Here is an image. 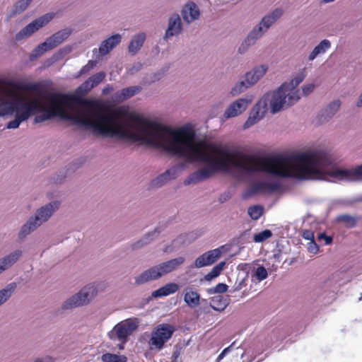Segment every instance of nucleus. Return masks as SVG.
I'll list each match as a JSON object with an SVG mask.
<instances>
[{
	"mask_svg": "<svg viewBox=\"0 0 362 362\" xmlns=\"http://www.w3.org/2000/svg\"><path fill=\"white\" fill-rule=\"evenodd\" d=\"M42 98L49 103L48 107L37 99L28 101L36 103L33 115L38 111L42 112L35 117L34 124L59 116L74 124L92 129L96 134L142 141L169 154L184 158V127L172 129L129 112L123 107L108 110L106 114L92 108L78 109L72 114L66 107H70L74 103L86 105L94 104L76 95L60 93H45Z\"/></svg>",
	"mask_w": 362,
	"mask_h": 362,
	"instance_id": "nucleus-1",
	"label": "nucleus"
},
{
	"mask_svg": "<svg viewBox=\"0 0 362 362\" xmlns=\"http://www.w3.org/2000/svg\"><path fill=\"white\" fill-rule=\"evenodd\" d=\"M234 168L247 173H266L279 177L301 180H324L327 175L338 180L352 181L362 178V164L354 169H339L322 152L295 156L261 157L234 150Z\"/></svg>",
	"mask_w": 362,
	"mask_h": 362,
	"instance_id": "nucleus-2",
	"label": "nucleus"
},
{
	"mask_svg": "<svg viewBox=\"0 0 362 362\" xmlns=\"http://www.w3.org/2000/svg\"><path fill=\"white\" fill-rule=\"evenodd\" d=\"M12 88L35 91L42 95L44 88L41 83H16L4 81L0 79V116L11 115L16 112L15 119L8 122V129L18 128L20 124L33 115L36 103H28V100L17 94Z\"/></svg>",
	"mask_w": 362,
	"mask_h": 362,
	"instance_id": "nucleus-3",
	"label": "nucleus"
},
{
	"mask_svg": "<svg viewBox=\"0 0 362 362\" xmlns=\"http://www.w3.org/2000/svg\"><path fill=\"white\" fill-rule=\"evenodd\" d=\"M286 86V83H283L277 90L264 94L259 101L262 102L263 106L267 108L269 105L273 114L284 107L293 105L300 99V95H298V91L287 93Z\"/></svg>",
	"mask_w": 362,
	"mask_h": 362,
	"instance_id": "nucleus-4",
	"label": "nucleus"
},
{
	"mask_svg": "<svg viewBox=\"0 0 362 362\" xmlns=\"http://www.w3.org/2000/svg\"><path fill=\"white\" fill-rule=\"evenodd\" d=\"M184 262L185 258L182 257H179L162 262L142 272L136 278L135 282L136 284H143L146 282L158 279L161 276L175 270L181 264H182Z\"/></svg>",
	"mask_w": 362,
	"mask_h": 362,
	"instance_id": "nucleus-5",
	"label": "nucleus"
},
{
	"mask_svg": "<svg viewBox=\"0 0 362 362\" xmlns=\"http://www.w3.org/2000/svg\"><path fill=\"white\" fill-rule=\"evenodd\" d=\"M59 202H53L45 206H42L36 213L35 219L30 218L25 224H24L20 231L19 236L25 237L31 231L36 229L43 222L52 216L53 212L59 208Z\"/></svg>",
	"mask_w": 362,
	"mask_h": 362,
	"instance_id": "nucleus-6",
	"label": "nucleus"
},
{
	"mask_svg": "<svg viewBox=\"0 0 362 362\" xmlns=\"http://www.w3.org/2000/svg\"><path fill=\"white\" fill-rule=\"evenodd\" d=\"M175 332L173 325L167 323L160 324L151 332L148 344L151 349L160 350L165 344L172 337Z\"/></svg>",
	"mask_w": 362,
	"mask_h": 362,
	"instance_id": "nucleus-7",
	"label": "nucleus"
},
{
	"mask_svg": "<svg viewBox=\"0 0 362 362\" xmlns=\"http://www.w3.org/2000/svg\"><path fill=\"white\" fill-rule=\"evenodd\" d=\"M71 35L67 29L59 30L48 37L44 42L40 44L31 53L30 59L34 60L40 57L45 52L52 49L62 44Z\"/></svg>",
	"mask_w": 362,
	"mask_h": 362,
	"instance_id": "nucleus-8",
	"label": "nucleus"
},
{
	"mask_svg": "<svg viewBox=\"0 0 362 362\" xmlns=\"http://www.w3.org/2000/svg\"><path fill=\"white\" fill-rule=\"evenodd\" d=\"M138 325L132 319H127L117 323L108 332V337L112 341H119L124 344L128 337L137 329Z\"/></svg>",
	"mask_w": 362,
	"mask_h": 362,
	"instance_id": "nucleus-9",
	"label": "nucleus"
},
{
	"mask_svg": "<svg viewBox=\"0 0 362 362\" xmlns=\"http://www.w3.org/2000/svg\"><path fill=\"white\" fill-rule=\"evenodd\" d=\"M96 294L97 288L95 285L86 286L77 294L66 300L62 305V308L71 309L88 304Z\"/></svg>",
	"mask_w": 362,
	"mask_h": 362,
	"instance_id": "nucleus-10",
	"label": "nucleus"
},
{
	"mask_svg": "<svg viewBox=\"0 0 362 362\" xmlns=\"http://www.w3.org/2000/svg\"><path fill=\"white\" fill-rule=\"evenodd\" d=\"M267 69L268 66L267 65L262 64L255 67L252 71L247 72L245 74V81H240L237 83L232 88L231 94L237 95L256 83L265 74Z\"/></svg>",
	"mask_w": 362,
	"mask_h": 362,
	"instance_id": "nucleus-11",
	"label": "nucleus"
},
{
	"mask_svg": "<svg viewBox=\"0 0 362 362\" xmlns=\"http://www.w3.org/2000/svg\"><path fill=\"white\" fill-rule=\"evenodd\" d=\"M282 9L276 8L271 14L264 16L262 18L259 26L258 28H255L248 35L244 43L242 45V47H243L245 44L247 46L253 45L255 40L261 37L263 33L262 25L265 27L266 30L268 29L279 18L282 16Z\"/></svg>",
	"mask_w": 362,
	"mask_h": 362,
	"instance_id": "nucleus-12",
	"label": "nucleus"
},
{
	"mask_svg": "<svg viewBox=\"0 0 362 362\" xmlns=\"http://www.w3.org/2000/svg\"><path fill=\"white\" fill-rule=\"evenodd\" d=\"M52 18L53 16L52 14L47 13L35 19L28 25H26L16 35V40H21L23 37L30 36L38 29L48 23L52 19Z\"/></svg>",
	"mask_w": 362,
	"mask_h": 362,
	"instance_id": "nucleus-13",
	"label": "nucleus"
},
{
	"mask_svg": "<svg viewBox=\"0 0 362 362\" xmlns=\"http://www.w3.org/2000/svg\"><path fill=\"white\" fill-rule=\"evenodd\" d=\"M252 101V96H247L245 98H239L233 102L226 110V118L234 117L243 112L249 104Z\"/></svg>",
	"mask_w": 362,
	"mask_h": 362,
	"instance_id": "nucleus-14",
	"label": "nucleus"
},
{
	"mask_svg": "<svg viewBox=\"0 0 362 362\" xmlns=\"http://www.w3.org/2000/svg\"><path fill=\"white\" fill-rule=\"evenodd\" d=\"M281 185L279 182H257L252 185L247 191L248 196L258 193H272L279 190Z\"/></svg>",
	"mask_w": 362,
	"mask_h": 362,
	"instance_id": "nucleus-15",
	"label": "nucleus"
},
{
	"mask_svg": "<svg viewBox=\"0 0 362 362\" xmlns=\"http://www.w3.org/2000/svg\"><path fill=\"white\" fill-rule=\"evenodd\" d=\"M221 255L219 248L207 251L198 257L194 262L197 268H202L214 264Z\"/></svg>",
	"mask_w": 362,
	"mask_h": 362,
	"instance_id": "nucleus-16",
	"label": "nucleus"
},
{
	"mask_svg": "<svg viewBox=\"0 0 362 362\" xmlns=\"http://www.w3.org/2000/svg\"><path fill=\"white\" fill-rule=\"evenodd\" d=\"M267 110L268 108L263 106L262 102L259 100L252 107L247 119L243 125L244 129H247L257 123L264 117Z\"/></svg>",
	"mask_w": 362,
	"mask_h": 362,
	"instance_id": "nucleus-17",
	"label": "nucleus"
},
{
	"mask_svg": "<svg viewBox=\"0 0 362 362\" xmlns=\"http://www.w3.org/2000/svg\"><path fill=\"white\" fill-rule=\"evenodd\" d=\"M182 30V24L180 16L177 13L173 14L168 20V26L165 31V39L173 36H177Z\"/></svg>",
	"mask_w": 362,
	"mask_h": 362,
	"instance_id": "nucleus-18",
	"label": "nucleus"
},
{
	"mask_svg": "<svg viewBox=\"0 0 362 362\" xmlns=\"http://www.w3.org/2000/svg\"><path fill=\"white\" fill-rule=\"evenodd\" d=\"M199 9L194 2L187 3L182 11V18L188 23L199 18Z\"/></svg>",
	"mask_w": 362,
	"mask_h": 362,
	"instance_id": "nucleus-19",
	"label": "nucleus"
},
{
	"mask_svg": "<svg viewBox=\"0 0 362 362\" xmlns=\"http://www.w3.org/2000/svg\"><path fill=\"white\" fill-rule=\"evenodd\" d=\"M121 35L115 34L102 42L99 47V52L102 55L108 54L117 45L121 42Z\"/></svg>",
	"mask_w": 362,
	"mask_h": 362,
	"instance_id": "nucleus-20",
	"label": "nucleus"
},
{
	"mask_svg": "<svg viewBox=\"0 0 362 362\" xmlns=\"http://www.w3.org/2000/svg\"><path fill=\"white\" fill-rule=\"evenodd\" d=\"M21 255L22 251L17 250L0 259V274L13 265Z\"/></svg>",
	"mask_w": 362,
	"mask_h": 362,
	"instance_id": "nucleus-21",
	"label": "nucleus"
},
{
	"mask_svg": "<svg viewBox=\"0 0 362 362\" xmlns=\"http://www.w3.org/2000/svg\"><path fill=\"white\" fill-rule=\"evenodd\" d=\"M185 303L191 308H194L200 304V295L192 288H187L184 295Z\"/></svg>",
	"mask_w": 362,
	"mask_h": 362,
	"instance_id": "nucleus-22",
	"label": "nucleus"
},
{
	"mask_svg": "<svg viewBox=\"0 0 362 362\" xmlns=\"http://www.w3.org/2000/svg\"><path fill=\"white\" fill-rule=\"evenodd\" d=\"M179 289V286L176 283H168L152 293V296L159 298L173 294Z\"/></svg>",
	"mask_w": 362,
	"mask_h": 362,
	"instance_id": "nucleus-23",
	"label": "nucleus"
},
{
	"mask_svg": "<svg viewBox=\"0 0 362 362\" xmlns=\"http://www.w3.org/2000/svg\"><path fill=\"white\" fill-rule=\"evenodd\" d=\"M341 105V102L339 100H334L330 103L328 106L326 107L325 111L320 115V120L324 122L325 120H328L333 115L336 114L338 111Z\"/></svg>",
	"mask_w": 362,
	"mask_h": 362,
	"instance_id": "nucleus-24",
	"label": "nucleus"
},
{
	"mask_svg": "<svg viewBox=\"0 0 362 362\" xmlns=\"http://www.w3.org/2000/svg\"><path fill=\"white\" fill-rule=\"evenodd\" d=\"M146 40V35L144 33L136 35L130 42L129 51L132 54H136L142 47Z\"/></svg>",
	"mask_w": 362,
	"mask_h": 362,
	"instance_id": "nucleus-25",
	"label": "nucleus"
},
{
	"mask_svg": "<svg viewBox=\"0 0 362 362\" xmlns=\"http://www.w3.org/2000/svg\"><path fill=\"white\" fill-rule=\"evenodd\" d=\"M331 46L328 40H323L317 45L309 55V60H313L318 54L325 52Z\"/></svg>",
	"mask_w": 362,
	"mask_h": 362,
	"instance_id": "nucleus-26",
	"label": "nucleus"
},
{
	"mask_svg": "<svg viewBox=\"0 0 362 362\" xmlns=\"http://www.w3.org/2000/svg\"><path fill=\"white\" fill-rule=\"evenodd\" d=\"M227 305V300L221 296H214L211 299V306L215 310H223Z\"/></svg>",
	"mask_w": 362,
	"mask_h": 362,
	"instance_id": "nucleus-27",
	"label": "nucleus"
},
{
	"mask_svg": "<svg viewBox=\"0 0 362 362\" xmlns=\"http://www.w3.org/2000/svg\"><path fill=\"white\" fill-rule=\"evenodd\" d=\"M16 288L15 284H8L5 288L0 290V305L4 304L12 295Z\"/></svg>",
	"mask_w": 362,
	"mask_h": 362,
	"instance_id": "nucleus-28",
	"label": "nucleus"
},
{
	"mask_svg": "<svg viewBox=\"0 0 362 362\" xmlns=\"http://www.w3.org/2000/svg\"><path fill=\"white\" fill-rule=\"evenodd\" d=\"M127 357L124 355H117L111 353H105L102 355L103 362H127Z\"/></svg>",
	"mask_w": 362,
	"mask_h": 362,
	"instance_id": "nucleus-29",
	"label": "nucleus"
},
{
	"mask_svg": "<svg viewBox=\"0 0 362 362\" xmlns=\"http://www.w3.org/2000/svg\"><path fill=\"white\" fill-rule=\"evenodd\" d=\"M226 263L225 262H221L218 264H217L214 268L211 269L210 272H209L207 274L204 276V279L206 281H211L213 279L218 276L221 272L223 271L224 266Z\"/></svg>",
	"mask_w": 362,
	"mask_h": 362,
	"instance_id": "nucleus-30",
	"label": "nucleus"
},
{
	"mask_svg": "<svg viewBox=\"0 0 362 362\" xmlns=\"http://www.w3.org/2000/svg\"><path fill=\"white\" fill-rule=\"evenodd\" d=\"M247 212L252 219L257 220L263 214L264 208L259 205L252 206L248 208Z\"/></svg>",
	"mask_w": 362,
	"mask_h": 362,
	"instance_id": "nucleus-31",
	"label": "nucleus"
},
{
	"mask_svg": "<svg viewBox=\"0 0 362 362\" xmlns=\"http://www.w3.org/2000/svg\"><path fill=\"white\" fill-rule=\"evenodd\" d=\"M337 221L346 224L349 227H354L356 223V218L349 214H341L337 217Z\"/></svg>",
	"mask_w": 362,
	"mask_h": 362,
	"instance_id": "nucleus-32",
	"label": "nucleus"
},
{
	"mask_svg": "<svg viewBox=\"0 0 362 362\" xmlns=\"http://www.w3.org/2000/svg\"><path fill=\"white\" fill-rule=\"evenodd\" d=\"M302 236L304 239L311 241V244L314 245V249L310 247V252L316 253L318 251V246L315 241L314 233L310 230H305L303 232Z\"/></svg>",
	"mask_w": 362,
	"mask_h": 362,
	"instance_id": "nucleus-33",
	"label": "nucleus"
},
{
	"mask_svg": "<svg viewBox=\"0 0 362 362\" xmlns=\"http://www.w3.org/2000/svg\"><path fill=\"white\" fill-rule=\"evenodd\" d=\"M171 170H166L164 173L158 176L155 180H153L151 182L152 186L153 187H160L163 184H165L168 180H170V174Z\"/></svg>",
	"mask_w": 362,
	"mask_h": 362,
	"instance_id": "nucleus-34",
	"label": "nucleus"
},
{
	"mask_svg": "<svg viewBox=\"0 0 362 362\" xmlns=\"http://www.w3.org/2000/svg\"><path fill=\"white\" fill-rule=\"evenodd\" d=\"M141 90V88L139 86H132L123 88L121 91V94L123 100L128 99Z\"/></svg>",
	"mask_w": 362,
	"mask_h": 362,
	"instance_id": "nucleus-35",
	"label": "nucleus"
},
{
	"mask_svg": "<svg viewBox=\"0 0 362 362\" xmlns=\"http://www.w3.org/2000/svg\"><path fill=\"white\" fill-rule=\"evenodd\" d=\"M272 236V233L269 229H265L260 233H256L253 236V240L255 243H262Z\"/></svg>",
	"mask_w": 362,
	"mask_h": 362,
	"instance_id": "nucleus-36",
	"label": "nucleus"
},
{
	"mask_svg": "<svg viewBox=\"0 0 362 362\" xmlns=\"http://www.w3.org/2000/svg\"><path fill=\"white\" fill-rule=\"evenodd\" d=\"M228 286L223 283H218L216 286L208 288L207 293L210 295L223 293L227 291Z\"/></svg>",
	"mask_w": 362,
	"mask_h": 362,
	"instance_id": "nucleus-37",
	"label": "nucleus"
},
{
	"mask_svg": "<svg viewBox=\"0 0 362 362\" xmlns=\"http://www.w3.org/2000/svg\"><path fill=\"white\" fill-rule=\"evenodd\" d=\"M304 78H305V75L303 74H299L298 76L295 77L293 79H292L289 84H286L287 86L286 87V90H287V91H288L289 89V87L291 86V92H293V91L298 92V90H295V88L303 81Z\"/></svg>",
	"mask_w": 362,
	"mask_h": 362,
	"instance_id": "nucleus-38",
	"label": "nucleus"
},
{
	"mask_svg": "<svg viewBox=\"0 0 362 362\" xmlns=\"http://www.w3.org/2000/svg\"><path fill=\"white\" fill-rule=\"evenodd\" d=\"M32 0H20L16 3L13 6V12L15 13H20L28 6Z\"/></svg>",
	"mask_w": 362,
	"mask_h": 362,
	"instance_id": "nucleus-39",
	"label": "nucleus"
},
{
	"mask_svg": "<svg viewBox=\"0 0 362 362\" xmlns=\"http://www.w3.org/2000/svg\"><path fill=\"white\" fill-rule=\"evenodd\" d=\"M105 76V72L100 71L88 78L90 81L92 83L91 86L94 87L97 86L104 80Z\"/></svg>",
	"mask_w": 362,
	"mask_h": 362,
	"instance_id": "nucleus-40",
	"label": "nucleus"
},
{
	"mask_svg": "<svg viewBox=\"0 0 362 362\" xmlns=\"http://www.w3.org/2000/svg\"><path fill=\"white\" fill-rule=\"evenodd\" d=\"M267 271L264 267L259 266L257 268L255 272V276L258 281H260L265 279L267 277Z\"/></svg>",
	"mask_w": 362,
	"mask_h": 362,
	"instance_id": "nucleus-41",
	"label": "nucleus"
},
{
	"mask_svg": "<svg viewBox=\"0 0 362 362\" xmlns=\"http://www.w3.org/2000/svg\"><path fill=\"white\" fill-rule=\"evenodd\" d=\"M153 234L148 233L144 237L142 240L138 241L135 244L133 245V249L139 248L144 245H146L149 243V237L151 236Z\"/></svg>",
	"mask_w": 362,
	"mask_h": 362,
	"instance_id": "nucleus-42",
	"label": "nucleus"
},
{
	"mask_svg": "<svg viewBox=\"0 0 362 362\" xmlns=\"http://www.w3.org/2000/svg\"><path fill=\"white\" fill-rule=\"evenodd\" d=\"M322 240H325V245H330L332 243V238L331 236L327 235L325 233H321L317 236L318 241Z\"/></svg>",
	"mask_w": 362,
	"mask_h": 362,
	"instance_id": "nucleus-43",
	"label": "nucleus"
},
{
	"mask_svg": "<svg viewBox=\"0 0 362 362\" xmlns=\"http://www.w3.org/2000/svg\"><path fill=\"white\" fill-rule=\"evenodd\" d=\"M314 88L315 86L313 83L305 85L302 88L303 95H308L314 90Z\"/></svg>",
	"mask_w": 362,
	"mask_h": 362,
	"instance_id": "nucleus-44",
	"label": "nucleus"
},
{
	"mask_svg": "<svg viewBox=\"0 0 362 362\" xmlns=\"http://www.w3.org/2000/svg\"><path fill=\"white\" fill-rule=\"evenodd\" d=\"M91 84L92 83L90 81V79L88 78L81 84L79 88L81 90H84L86 92H88L94 88V86H92Z\"/></svg>",
	"mask_w": 362,
	"mask_h": 362,
	"instance_id": "nucleus-45",
	"label": "nucleus"
},
{
	"mask_svg": "<svg viewBox=\"0 0 362 362\" xmlns=\"http://www.w3.org/2000/svg\"><path fill=\"white\" fill-rule=\"evenodd\" d=\"M95 65V62L90 60L86 66H83L80 71L81 74L88 72L91 68Z\"/></svg>",
	"mask_w": 362,
	"mask_h": 362,
	"instance_id": "nucleus-46",
	"label": "nucleus"
},
{
	"mask_svg": "<svg viewBox=\"0 0 362 362\" xmlns=\"http://www.w3.org/2000/svg\"><path fill=\"white\" fill-rule=\"evenodd\" d=\"M235 344V342L232 343L229 346L224 349L222 352L218 356L216 361L219 362L223 357L226 356V354L230 351V348L233 346V345Z\"/></svg>",
	"mask_w": 362,
	"mask_h": 362,
	"instance_id": "nucleus-47",
	"label": "nucleus"
},
{
	"mask_svg": "<svg viewBox=\"0 0 362 362\" xmlns=\"http://www.w3.org/2000/svg\"><path fill=\"white\" fill-rule=\"evenodd\" d=\"M357 107L362 106V92L356 103Z\"/></svg>",
	"mask_w": 362,
	"mask_h": 362,
	"instance_id": "nucleus-48",
	"label": "nucleus"
},
{
	"mask_svg": "<svg viewBox=\"0 0 362 362\" xmlns=\"http://www.w3.org/2000/svg\"><path fill=\"white\" fill-rule=\"evenodd\" d=\"M310 247L314 249V245L311 244V241L308 243V250H310Z\"/></svg>",
	"mask_w": 362,
	"mask_h": 362,
	"instance_id": "nucleus-49",
	"label": "nucleus"
},
{
	"mask_svg": "<svg viewBox=\"0 0 362 362\" xmlns=\"http://www.w3.org/2000/svg\"><path fill=\"white\" fill-rule=\"evenodd\" d=\"M334 0H323V2L324 3H329V2H332L334 1Z\"/></svg>",
	"mask_w": 362,
	"mask_h": 362,
	"instance_id": "nucleus-50",
	"label": "nucleus"
},
{
	"mask_svg": "<svg viewBox=\"0 0 362 362\" xmlns=\"http://www.w3.org/2000/svg\"><path fill=\"white\" fill-rule=\"evenodd\" d=\"M156 233H157V229H156V230H154V232L153 233V234H155ZM158 233H160V231H158Z\"/></svg>",
	"mask_w": 362,
	"mask_h": 362,
	"instance_id": "nucleus-51",
	"label": "nucleus"
},
{
	"mask_svg": "<svg viewBox=\"0 0 362 362\" xmlns=\"http://www.w3.org/2000/svg\"><path fill=\"white\" fill-rule=\"evenodd\" d=\"M119 348L121 349H123V346H119Z\"/></svg>",
	"mask_w": 362,
	"mask_h": 362,
	"instance_id": "nucleus-52",
	"label": "nucleus"
}]
</instances>
